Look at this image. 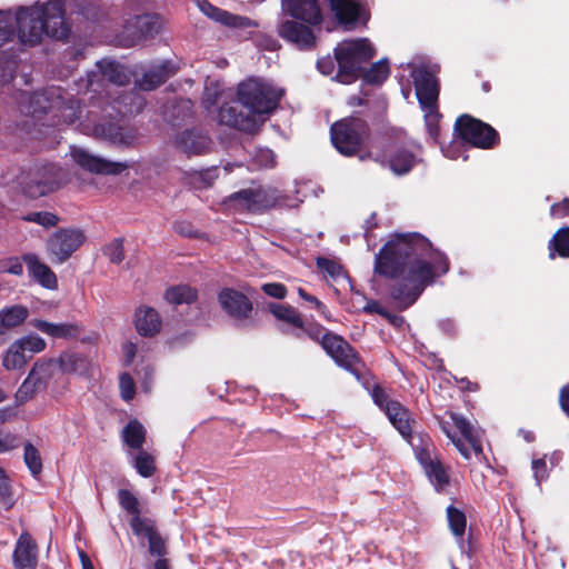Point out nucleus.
Here are the masks:
<instances>
[{
	"instance_id": "obj_19",
	"label": "nucleus",
	"mask_w": 569,
	"mask_h": 569,
	"mask_svg": "<svg viewBox=\"0 0 569 569\" xmlns=\"http://www.w3.org/2000/svg\"><path fill=\"white\" fill-rule=\"evenodd\" d=\"M221 308L234 319H244L252 310L248 297L234 289L226 288L218 296Z\"/></svg>"
},
{
	"instance_id": "obj_6",
	"label": "nucleus",
	"mask_w": 569,
	"mask_h": 569,
	"mask_svg": "<svg viewBox=\"0 0 569 569\" xmlns=\"http://www.w3.org/2000/svg\"><path fill=\"white\" fill-rule=\"evenodd\" d=\"M224 204L234 210L260 212L273 207L295 208L298 202L289 201L288 197L279 194L276 189L253 187L231 194Z\"/></svg>"
},
{
	"instance_id": "obj_41",
	"label": "nucleus",
	"mask_w": 569,
	"mask_h": 569,
	"mask_svg": "<svg viewBox=\"0 0 569 569\" xmlns=\"http://www.w3.org/2000/svg\"><path fill=\"white\" fill-rule=\"evenodd\" d=\"M16 342L20 345L24 355L27 351L32 355L40 353L47 348L46 340L36 333L23 336L17 339Z\"/></svg>"
},
{
	"instance_id": "obj_57",
	"label": "nucleus",
	"mask_w": 569,
	"mask_h": 569,
	"mask_svg": "<svg viewBox=\"0 0 569 569\" xmlns=\"http://www.w3.org/2000/svg\"><path fill=\"white\" fill-rule=\"evenodd\" d=\"M149 542V552L152 556L162 557L166 555V543L164 540L159 536L158 531L148 539Z\"/></svg>"
},
{
	"instance_id": "obj_33",
	"label": "nucleus",
	"mask_w": 569,
	"mask_h": 569,
	"mask_svg": "<svg viewBox=\"0 0 569 569\" xmlns=\"http://www.w3.org/2000/svg\"><path fill=\"white\" fill-rule=\"evenodd\" d=\"M417 161V156L412 151L399 149L390 156L389 167L393 173L405 174L412 169Z\"/></svg>"
},
{
	"instance_id": "obj_56",
	"label": "nucleus",
	"mask_w": 569,
	"mask_h": 569,
	"mask_svg": "<svg viewBox=\"0 0 569 569\" xmlns=\"http://www.w3.org/2000/svg\"><path fill=\"white\" fill-rule=\"evenodd\" d=\"M0 270L4 273L20 276L23 272V266L18 258H8L0 261Z\"/></svg>"
},
{
	"instance_id": "obj_64",
	"label": "nucleus",
	"mask_w": 569,
	"mask_h": 569,
	"mask_svg": "<svg viewBox=\"0 0 569 569\" xmlns=\"http://www.w3.org/2000/svg\"><path fill=\"white\" fill-rule=\"evenodd\" d=\"M559 402L563 412L569 417V385L561 389Z\"/></svg>"
},
{
	"instance_id": "obj_54",
	"label": "nucleus",
	"mask_w": 569,
	"mask_h": 569,
	"mask_svg": "<svg viewBox=\"0 0 569 569\" xmlns=\"http://www.w3.org/2000/svg\"><path fill=\"white\" fill-rule=\"evenodd\" d=\"M120 392L123 400L129 401L133 399L136 389L133 379L128 373L120 376Z\"/></svg>"
},
{
	"instance_id": "obj_7",
	"label": "nucleus",
	"mask_w": 569,
	"mask_h": 569,
	"mask_svg": "<svg viewBox=\"0 0 569 569\" xmlns=\"http://www.w3.org/2000/svg\"><path fill=\"white\" fill-rule=\"evenodd\" d=\"M32 113H41L50 110H57L68 123H73L80 118V107L77 100L63 97L62 90L57 87H50L41 92H36L31 97Z\"/></svg>"
},
{
	"instance_id": "obj_5",
	"label": "nucleus",
	"mask_w": 569,
	"mask_h": 569,
	"mask_svg": "<svg viewBox=\"0 0 569 569\" xmlns=\"http://www.w3.org/2000/svg\"><path fill=\"white\" fill-rule=\"evenodd\" d=\"M281 96V89L261 78H250L238 86L239 101L248 109L250 117L259 121V124L263 121L262 116L277 108Z\"/></svg>"
},
{
	"instance_id": "obj_10",
	"label": "nucleus",
	"mask_w": 569,
	"mask_h": 569,
	"mask_svg": "<svg viewBox=\"0 0 569 569\" xmlns=\"http://www.w3.org/2000/svg\"><path fill=\"white\" fill-rule=\"evenodd\" d=\"M456 130L465 142L482 149L492 148L498 138L492 127L468 114L457 119Z\"/></svg>"
},
{
	"instance_id": "obj_43",
	"label": "nucleus",
	"mask_w": 569,
	"mask_h": 569,
	"mask_svg": "<svg viewBox=\"0 0 569 569\" xmlns=\"http://www.w3.org/2000/svg\"><path fill=\"white\" fill-rule=\"evenodd\" d=\"M118 501L120 507L132 517L140 516V502L138 498L127 489L118 491Z\"/></svg>"
},
{
	"instance_id": "obj_48",
	"label": "nucleus",
	"mask_w": 569,
	"mask_h": 569,
	"mask_svg": "<svg viewBox=\"0 0 569 569\" xmlns=\"http://www.w3.org/2000/svg\"><path fill=\"white\" fill-rule=\"evenodd\" d=\"M24 462L33 476H38L42 470V461L39 451L31 445L24 446Z\"/></svg>"
},
{
	"instance_id": "obj_4",
	"label": "nucleus",
	"mask_w": 569,
	"mask_h": 569,
	"mask_svg": "<svg viewBox=\"0 0 569 569\" xmlns=\"http://www.w3.org/2000/svg\"><path fill=\"white\" fill-rule=\"evenodd\" d=\"M375 49L366 38L345 40L335 48L338 71L335 79L343 84L355 82L363 66L373 58Z\"/></svg>"
},
{
	"instance_id": "obj_13",
	"label": "nucleus",
	"mask_w": 569,
	"mask_h": 569,
	"mask_svg": "<svg viewBox=\"0 0 569 569\" xmlns=\"http://www.w3.org/2000/svg\"><path fill=\"white\" fill-rule=\"evenodd\" d=\"M321 23H308L297 19H286L278 26V34L299 49L310 50L315 48L317 36L315 29H320Z\"/></svg>"
},
{
	"instance_id": "obj_3",
	"label": "nucleus",
	"mask_w": 569,
	"mask_h": 569,
	"mask_svg": "<svg viewBox=\"0 0 569 569\" xmlns=\"http://www.w3.org/2000/svg\"><path fill=\"white\" fill-rule=\"evenodd\" d=\"M412 78L416 96L425 112L428 134L436 143H440L439 122L441 114L438 111L439 83L435 71L429 70L426 66H419L412 70Z\"/></svg>"
},
{
	"instance_id": "obj_37",
	"label": "nucleus",
	"mask_w": 569,
	"mask_h": 569,
	"mask_svg": "<svg viewBox=\"0 0 569 569\" xmlns=\"http://www.w3.org/2000/svg\"><path fill=\"white\" fill-rule=\"evenodd\" d=\"M270 311L278 320H281L297 329L303 328L302 318L295 308L280 303H272L270 305Z\"/></svg>"
},
{
	"instance_id": "obj_31",
	"label": "nucleus",
	"mask_w": 569,
	"mask_h": 569,
	"mask_svg": "<svg viewBox=\"0 0 569 569\" xmlns=\"http://www.w3.org/2000/svg\"><path fill=\"white\" fill-rule=\"evenodd\" d=\"M386 415L403 438L409 439L411 437V422L409 412L401 403H387Z\"/></svg>"
},
{
	"instance_id": "obj_60",
	"label": "nucleus",
	"mask_w": 569,
	"mask_h": 569,
	"mask_svg": "<svg viewBox=\"0 0 569 569\" xmlns=\"http://www.w3.org/2000/svg\"><path fill=\"white\" fill-rule=\"evenodd\" d=\"M532 470H533V476H535L537 482H540L541 480L546 479L547 467H546L545 459H533L532 460Z\"/></svg>"
},
{
	"instance_id": "obj_58",
	"label": "nucleus",
	"mask_w": 569,
	"mask_h": 569,
	"mask_svg": "<svg viewBox=\"0 0 569 569\" xmlns=\"http://www.w3.org/2000/svg\"><path fill=\"white\" fill-rule=\"evenodd\" d=\"M262 290L266 295L277 298V299H282L287 295L286 287L282 283H277V282L263 284Z\"/></svg>"
},
{
	"instance_id": "obj_29",
	"label": "nucleus",
	"mask_w": 569,
	"mask_h": 569,
	"mask_svg": "<svg viewBox=\"0 0 569 569\" xmlns=\"http://www.w3.org/2000/svg\"><path fill=\"white\" fill-rule=\"evenodd\" d=\"M449 417L452 420L455 427L458 429V431L461 433L465 440L469 443L475 455H482V430L475 427L472 423H470V421H468L463 416L459 413L450 412Z\"/></svg>"
},
{
	"instance_id": "obj_61",
	"label": "nucleus",
	"mask_w": 569,
	"mask_h": 569,
	"mask_svg": "<svg viewBox=\"0 0 569 569\" xmlns=\"http://www.w3.org/2000/svg\"><path fill=\"white\" fill-rule=\"evenodd\" d=\"M550 214L555 218H562L569 214V199L566 198L561 202L556 203L550 209Z\"/></svg>"
},
{
	"instance_id": "obj_51",
	"label": "nucleus",
	"mask_w": 569,
	"mask_h": 569,
	"mask_svg": "<svg viewBox=\"0 0 569 569\" xmlns=\"http://www.w3.org/2000/svg\"><path fill=\"white\" fill-rule=\"evenodd\" d=\"M103 253L108 257L110 262L120 263L124 259L123 241L114 239L103 249Z\"/></svg>"
},
{
	"instance_id": "obj_36",
	"label": "nucleus",
	"mask_w": 569,
	"mask_h": 569,
	"mask_svg": "<svg viewBox=\"0 0 569 569\" xmlns=\"http://www.w3.org/2000/svg\"><path fill=\"white\" fill-rule=\"evenodd\" d=\"M549 258L555 259L556 253L569 258V227L559 229L549 241Z\"/></svg>"
},
{
	"instance_id": "obj_20",
	"label": "nucleus",
	"mask_w": 569,
	"mask_h": 569,
	"mask_svg": "<svg viewBox=\"0 0 569 569\" xmlns=\"http://www.w3.org/2000/svg\"><path fill=\"white\" fill-rule=\"evenodd\" d=\"M13 566L16 569H36L38 565V547L28 532L20 535L13 550Z\"/></svg>"
},
{
	"instance_id": "obj_11",
	"label": "nucleus",
	"mask_w": 569,
	"mask_h": 569,
	"mask_svg": "<svg viewBox=\"0 0 569 569\" xmlns=\"http://www.w3.org/2000/svg\"><path fill=\"white\" fill-rule=\"evenodd\" d=\"M321 346L339 367L359 378V356L346 340L333 333H325Z\"/></svg>"
},
{
	"instance_id": "obj_46",
	"label": "nucleus",
	"mask_w": 569,
	"mask_h": 569,
	"mask_svg": "<svg viewBox=\"0 0 569 569\" xmlns=\"http://www.w3.org/2000/svg\"><path fill=\"white\" fill-rule=\"evenodd\" d=\"M7 420L4 411H0V423ZM20 445V438L18 435L0 429V453H4L18 448Z\"/></svg>"
},
{
	"instance_id": "obj_27",
	"label": "nucleus",
	"mask_w": 569,
	"mask_h": 569,
	"mask_svg": "<svg viewBox=\"0 0 569 569\" xmlns=\"http://www.w3.org/2000/svg\"><path fill=\"white\" fill-rule=\"evenodd\" d=\"M161 20L157 14H141L127 22V32L134 38H147L158 33Z\"/></svg>"
},
{
	"instance_id": "obj_23",
	"label": "nucleus",
	"mask_w": 569,
	"mask_h": 569,
	"mask_svg": "<svg viewBox=\"0 0 569 569\" xmlns=\"http://www.w3.org/2000/svg\"><path fill=\"white\" fill-rule=\"evenodd\" d=\"M218 119L220 123L247 132H252L259 127V121L254 117H250V114L243 116L232 104L222 106L219 109Z\"/></svg>"
},
{
	"instance_id": "obj_39",
	"label": "nucleus",
	"mask_w": 569,
	"mask_h": 569,
	"mask_svg": "<svg viewBox=\"0 0 569 569\" xmlns=\"http://www.w3.org/2000/svg\"><path fill=\"white\" fill-rule=\"evenodd\" d=\"M447 520L451 533L457 539H462L467 527V518L465 512L459 508L450 505L447 507Z\"/></svg>"
},
{
	"instance_id": "obj_32",
	"label": "nucleus",
	"mask_w": 569,
	"mask_h": 569,
	"mask_svg": "<svg viewBox=\"0 0 569 569\" xmlns=\"http://www.w3.org/2000/svg\"><path fill=\"white\" fill-rule=\"evenodd\" d=\"M146 428L138 420H131L123 428L121 437L129 449L142 450L146 441Z\"/></svg>"
},
{
	"instance_id": "obj_49",
	"label": "nucleus",
	"mask_w": 569,
	"mask_h": 569,
	"mask_svg": "<svg viewBox=\"0 0 569 569\" xmlns=\"http://www.w3.org/2000/svg\"><path fill=\"white\" fill-rule=\"evenodd\" d=\"M24 221L34 222L42 227H54L58 223V217L51 212L39 211L30 212L22 218Z\"/></svg>"
},
{
	"instance_id": "obj_18",
	"label": "nucleus",
	"mask_w": 569,
	"mask_h": 569,
	"mask_svg": "<svg viewBox=\"0 0 569 569\" xmlns=\"http://www.w3.org/2000/svg\"><path fill=\"white\" fill-rule=\"evenodd\" d=\"M71 156L80 167L96 173L116 174L127 168L124 163L108 161L80 148L72 149Z\"/></svg>"
},
{
	"instance_id": "obj_28",
	"label": "nucleus",
	"mask_w": 569,
	"mask_h": 569,
	"mask_svg": "<svg viewBox=\"0 0 569 569\" xmlns=\"http://www.w3.org/2000/svg\"><path fill=\"white\" fill-rule=\"evenodd\" d=\"M178 148L187 156H198L210 150V140L198 131H184L177 138Z\"/></svg>"
},
{
	"instance_id": "obj_21",
	"label": "nucleus",
	"mask_w": 569,
	"mask_h": 569,
	"mask_svg": "<svg viewBox=\"0 0 569 569\" xmlns=\"http://www.w3.org/2000/svg\"><path fill=\"white\" fill-rule=\"evenodd\" d=\"M282 10L291 18L302 22H322V14L317 0H282Z\"/></svg>"
},
{
	"instance_id": "obj_25",
	"label": "nucleus",
	"mask_w": 569,
	"mask_h": 569,
	"mask_svg": "<svg viewBox=\"0 0 569 569\" xmlns=\"http://www.w3.org/2000/svg\"><path fill=\"white\" fill-rule=\"evenodd\" d=\"M23 261L27 264L29 276L33 278L39 284L47 289H56L58 286L57 277L52 270L33 253L23 256Z\"/></svg>"
},
{
	"instance_id": "obj_35",
	"label": "nucleus",
	"mask_w": 569,
	"mask_h": 569,
	"mask_svg": "<svg viewBox=\"0 0 569 569\" xmlns=\"http://www.w3.org/2000/svg\"><path fill=\"white\" fill-rule=\"evenodd\" d=\"M29 310L24 306L14 305L0 310V325L6 328H14L26 321Z\"/></svg>"
},
{
	"instance_id": "obj_8",
	"label": "nucleus",
	"mask_w": 569,
	"mask_h": 569,
	"mask_svg": "<svg viewBox=\"0 0 569 569\" xmlns=\"http://www.w3.org/2000/svg\"><path fill=\"white\" fill-rule=\"evenodd\" d=\"M367 136V126L359 118H347L331 126V141L346 156L356 153Z\"/></svg>"
},
{
	"instance_id": "obj_1",
	"label": "nucleus",
	"mask_w": 569,
	"mask_h": 569,
	"mask_svg": "<svg viewBox=\"0 0 569 569\" xmlns=\"http://www.w3.org/2000/svg\"><path fill=\"white\" fill-rule=\"evenodd\" d=\"M449 270L447 257L418 233L395 234L376 256L375 271L393 280L390 296L400 309Z\"/></svg>"
},
{
	"instance_id": "obj_42",
	"label": "nucleus",
	"mask_w": 569,
	"mask_h": 569,
	"mask_svg": "<svg viewBox=\"0 0 569 569\" xmlns=\"http://www.w3.org/2000/svg\"><path fill=\"white\" fill-rule=\"evenodd\" d=\"M56 360L58 368L64 373L78 372L84 363V359L76 353H62Z\"/></svg>"
},
{
	"instance_id": "obj_26",
	"label": "nucleus",
	"mask_w": 569,
	"mask_h": 569,
	"mask_svg": "<svg viewBox=\"0 0 569 569\" xmlns=\"http://www.w3.org/2000/svg\"><path fill=\"white\" fill-rule=\"evenodd\" d=\"M161 323L160 316L156 309L142 306L136 310L134 325L139 335L153 337L160 331Z\"/></svg>"
},
{
	"instance_id": "obj_24",
	"label": "nucleus",
	"mask_w": 569,
	"mask_h": 569,
	"mask_svg": "<svg viewBox=\"0 0 569 569\" xmlns=\"http://www.w3.org/2000/svg\"><path fill=\"white\" fill-rule=\"evenodd\" d=\"M198 7L207 17L227 27L248 28L253 24L249 18L232 14L228 11L219 9L207 0H199Z\"/></svg>"
},
{
	"instance_id": "obj_34",
	"label": "nucleus",
	"mask_w": 569,
	"mask_h": 569,
	"mask_svg": "<svg viewBox=\"0 0 569 569\" xmlns=\"http://www.w3.org/2000/svg\"><path fill=\"white\" fill-rule=\"evenodd\" d=\"M28 361L29 358L16 341L8 347L2 356V367L8 371L22 370Z\"/></svg>"
},
{
	"instance_id": "obj_52",
	"label": "nucleus",
	"mask_w": 569,
	"mask_h": 569,
	"mask_svg": "<svg viewBox=\"0 0 569 569\" xmlns=\"http://www.w3.org/2000/svg\"><path fill=\"white\" fill-rule=\"evenodd\" d=\"M0 501L7 509L12 507L10 479L2 468H0Z\"/></svg>"
},
{
	"instance_id": "obj_22",
	"label": "nucleus",
	"mask_w": 569,
	"mask_h": 569,
	"mask_svg": "<svg viewBox=\"0 0 569 569\" xmlns=\"http://www.w3.org/2000/svg\"><path fill=\"white\" fill-rule=\"evenodd\" d=\"M30 325L53 339H73L82 331V327L78 322L54 323L41 319H33L30 321Z\"/></svg>"
},
{
	"instance_id": "obj_55",
	"label": "nucleus",
	"mask_w": 569,
	"mask_h": 569,
	"mask_svg": "<svg viewBox=\"0 0 569 569\" xmlns=\"http://www.w3.org/2000/svg\"><path fill=\"white\" fill-rule=\"evenodd\" d=\"M442 431L447 435V437L451 440V442L455 445V447L458 449V451L461 453V456L470 460L471 459V450H469L466 445L455 436V433L451 432L449 427L447 426V422H443L441 425Z\"/></svg>"
},
{
	"instance_id": "obj_50",
	"label": "nucleus",
	"mask_w": 569,
	"mask_h": 569,
	"mask_svg": "<svg viewBox=\"0 0 569 569\" xmlns=\"http://www.w3.org/2000/svg\"><path fill=\"white\" fill-rule=\"evenodd\" d=\"M252 160L259 168H273L276 166V154L268 148H258Z\"/></svg>"
},
{
	"instance_id": "obj_12",
	"label": "nucleus",
	"mask_w": 569,
	"mask_h": 569,
	"mask_svg": "<svg viewBox=\"0 0 569 569\" xmlns=\"http://www.w3.org/2000/svg\"><path fill=\"white\" fill-rule=\"evenodd\" d=\"M23 192L38 198L57 187L56 168L52 164L34 166L20 179Z\"/></svg>"
},
{
	"instance_id": "obj_30",
	"label": "nucleus",
	"mask_w": 569,
	"mask_h": 569,
	"mask_svg": "<svg viewBox=\"0 0 569 569\" xmlns=\"http://www.w3.org/2000/svg\"><path fill=\"white\" fill-rule=\"evenodd\" d=\"M174 73L172 66L164 61L146 70L137 83L142 90H153Z\"/></svg>"
},
{
	"instance_id": "obj_44",
	"label": "nucleus",
	"mask_w": 569,
	"mask_h": 569,
	"mask_svg": "<svg viewBox=\"0 0 569 569\" xmlns=\"http://www.w3.org/2000/svg\"><path fill=\"white\" fill-rule=\"evenodd\" d=\"M130 526L133 533L138 537H143L149 539L157 532L154 527V522L151 519L142 518L140 516L132 517L130 520Z\"/></svg>"
},
{
	"instance_id": "obj_45",
	"label": "nucleus",
	"mask_w": 569,
	"mask_h": 569,
	"mask_svg": "<svg viewBox=\"0 0 569 569\" xmlns=\"http://www.w3.org/2000/svg\"><path fill=\"white\" fill-rule=\"evenodd\" d=\"M389 76V67L386 61H379L363 74L367 83L381 84Z\"/></svg>"
},
{
	"instance_id": "obj_9",
	"label": "nucleus",
	"mask_w": 569,
	"mask_h": 569,
	"mask_svg": "<svg viewBox=\"0 0 569 569\" xmlns=\"http://www.w3.org/2000/svg\"><path fill=\"white\" fill-rule=\"evenodd\" d=\"M58 369V362L53 358H41L37 360L17 391V400L19 402H26L31 399L38 390L47 387Z\"/></svg>"
},
{
	"instance_id": "obj_16",
	"label": "nucleus",
	"mask_w": 569,
	"mask_h": 569,
	"mask_svg": "<svg viewBox=\"0 0 569 569\" xmlns=\"http://www.w3.org/2000/svg\"><path fill=\"white\" fill-rule=\"evenodd\" d=\"M99 72H90L86 80H80L79 91H96L94 88L98 80H108L118 86H123L129 82L130 78L126 68L114 61H100L98 62Z\"/></svg>"
},
{
	"instance_id": "obj_59",
	"label": "nucleus",
	"mask_w": 569,
	"mask_h": 569,
	"mask_svg": "<svg viewBox=\"0 0 569 569\" xmlns=\"http://www.w3.org/2000/svg\"><path fill=\"white\" fill-rule=\"evenodd\" d=\"M302 332L308 335L311 339L322 342V337L325 333H329L325 328L319 325H310L307 328L300 329Z\"/></svg>"
},
{
	"instance_id": "obj_47",
	"label": "nucleus",
	"mask_w": 569,
	"mask_h": 569,
	"mask_svg": "<svg viewBox=\"0 0 569 569\" xmlns=\"http://www.w3.org/2000/svg\"><path fill=\"white\" fill-rule=\"evenodd\" d=\"M106 136L112 143L118 146H130L134 140V134L130 130L114 126H109Z\"/></svg>"
},
{
	"instance_id": "obj_63",
	"label": "nucleus",
	"mask_w": 569,
	"mask_h": 569,
	"mask_svg": "<svg viewBox=\"0 0 569 569\" xmlns=\"http://www.w3.org/2000/svg\"><path fill=\"white\" fill-rule=\"evenodd\" d=\"M317 68L323 74H331L335 70L333 59L330 57L319 59L317 61Z\"/></svg>"
},
{
	"instance_id": "obj_14",
	"label": "nucleus",
	"mask_w": 569,
	"mask_h": 569,
	"mask_svg": "<svg viewBox=\"0 0 569 569\" xmlns=\"http://www.w3.org/2000/svg\"><path fill=\"white\" fill-rule=\"evenodd\" d=\"M86 241V234L80 229H59L48 240L47 248L58 262L66 261Z\"/></svg>"
},
{
	"instance_id": "obj_17",
	"label": "nucleus",
	"mask_w": 569,
	"mask_h": 569,
	"mask_svg": "<svg viewBox=\"0 0 569 569\" xmlns=\"http://www.w3.org/2000/svg\"><path fill=\"white\" fill-rule=\"evenodd\" d=\"M416 457L437 490H442L448 486L449 477L447 470L433 453V449L430 443H426L422 448L416 449Z\"/></svg>"
},
{
	"instance_id": "obj_62",
	"label": "nucleus",
	"mask_w": 569,
	"mask_h": 569,
	"mask_svg": "<svg viewBox=\"0 0 569 569\" xmlns=\"http://www.w3.org/2000/svg\"><path fill=\"white\" fill-rule=\"evenodd\" d=\"M298 293H299V296H300L303 300H306V301H308V302L312 303V305L315 306V308H316V309H317L321 315H325V313H326V306H325L320 300H318L315 296H311V295L307 293L302 288H299V289H298Z\"/></svg>"
},
{
	"instance_id": "obj_2",
	"label": "nucleus",
	"mask_w": 569,
	"mask_h": 569,
	"mask_svg": "<svg viewBox=\"0 0 569 569\" xmlns=\"http://www.w3.org/2000/svg\"><path fill=\"white\" fill-rule=\"evenodd\" d=\"M0 21L12 26L13 37L23 44L34 46L43 36L63 40L70 33L67 20V0L36 1L31 6L18 7L14 11L0 13Z\"/></svg>"
},
{
	"instance_id": "obj_53",
	"label": "nucleus",
	"mask_w": 569,
	"mask_h": 569,
	"mask_svg": "<svg viewBox=\"0 0 569 569\" xmlns=\"http://www.w3.org/2000/svg\"><path fill=\"white\" fill-rule=\"evenodd\" d=\"M317 266L321 271L326 272L331 278H339L343 273L339 263L327 258H318Z\"/></svg>"
},
{
	"instance_id": "obj_15",
	"label": "nucleus",
	"mask_w": 569,
	"mask_h": 569,
	"mask_svg": "<svg viewBox=\"0 0 569 569\" xmlns=\"http://www.w3.org/2000/svg\"><path fill=\"white\" fill-rule=\"evenodd\" d=\"M335 17L346 29H355L369 19L366 0H330Z\"/></svg>"
},
{
	"instance_id": "obj_38",
	"label": "nucleus",
	"mask_w": 569,
	"mask_h": 569,
	"mask_svg": "<svg viewBox=\"0 0 569 569\" xmlns=\"http://www.w3.org/2000/svg\"><path fill=\"white\" fill-rule=\"evenodd\" d=\"M196 298L197 291L187 284L171 287L164 293V299L171 305L191 303Z\"/></svg>"
},
{
	"instance_id": "obj_40",
	"label": "nucleus",
	"mask_w": 569,
	"mask_h": 569,
	"mask_svg": "<svg viewBox=\"0 0 569 569\" xmlns=\"http://www.w3.org/2000/svg\"><path fill=\"white\" fill-rule=\"evenodd\" d=\"M132 467L141 477L149 478L153 476L156 471L154 458L150 452L139 450L138 453L132 457Z\"/></svg>"
}]
</instances>
